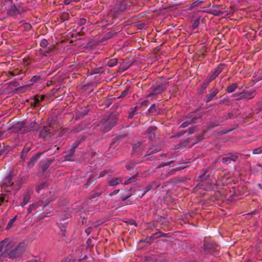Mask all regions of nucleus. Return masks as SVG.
<instances>
[{
	"label": "nucleus",
	"mask_w": 262,
	"mask_h": 262,
	"mask_svg": "<svg viewBox=\"0 0 262 262\" xmlns=\"http://www.w3.org/2000/svg\"><path fill=\"white\" fill-rule=\"evenodd\" d=\"M120 191H121V189H117V190H114L113 192H111L110 194H109V196H113V195H116L118 193H120Z\"/></svg>",
	"instance_id": "obj_53"
},
{
	"label": "nucleus",
	"mask_w": 262,
	"mask_h": 262,
	"mask_svg": "<svg viewBox=\"0 0 262 262\" xmlns=\"http://www.w3.org/2000/svg\"><path fill=\"white\" fill-rule=\"evenodd\" d=\"M209 83L208 81L205 79L203 84L199 88V93L201 94H203Z\"/></svg>",
	"instance_id": "obj_25"
},
{
	"label": "nucleus",
	"mask_w": 262,
	"mask_h": 262,
	"mask_svg": "<svg viewBox=\"0 0 262 262\" xmlns=\"http://www.w3.org/2000/svg\"><path fill=\"white\" fill-rule=\"evenodd\" d=\"M141 143L140 142H135L132 144V148L134 151H136V150L140 146Z\"/></svg>",
	"instance_id": "obj_42"
},
{
	"label": "nucleus",
	"mask_w": 262,
	"mask_h": 262,
	"mask_svg": "<svg viewBox=\"0 0 262 262\" xmlns=\"http://www.w3.org/2000/svg\"><path fill=\"white\" fill-rule=\"evenodd\" d=\"M133 190L134 191L135 189L133 188H130L128 190L121 189L118 196L119 200H121L122 201H124L126 204H130L131 202H129L127 199L133 194L132 192Z\"/></svg>",
	"instance_id": "obj_7"
},
{
	"label": "nucleus",
	"mask_w": 262,
	"mask_h": 262,
	"mask_svg": "<svg viewBox=\"0 0 262 262\" xmlns=\"http://www.w3.org/2000/svg\"><path fill=\"white\" fill-rule=\"evenodd\" d=\"M137 109V106H135L134 107L130 108V110L129 111V115L128 116V118L129 119H132L134 117Z\"/></svg>",
	"instance_id": "obj_36"
},
{
	"label": "nucleus",
	"mask_w": 262,
	"mask_h": 262,
	"mask_svg": "<svg viewBox=\"0 0 262 262\" xmlns=\"http://www.w3.org/2000/svg\"><path fill=\"white\" fill-rule=\"evenodd\" d=\"M222 162H223V163L227 165H231V162L230 161V158L229 157H224L222 158Z\"/></svg>",
	"instance_id": "obj_39"
},
{
	"label": "nucleus",
	"mask_w": 262,
	"mask_h": 262,
	"mask_svg": "<svg viewBox=\"0 0 262 262\" xmlns=\"http://www.w3.org/2000/svg\"><path fill=\"white\" fill-rule=\"evenodd\" d=\"M27 180V177L23 176L19 179L14 181V189L16 191L19 190L22 185L26 183Z\"/></svg>",
	"instance_id": "obj_14"
},
{
	"label": "nucleus",
	"mask_w": 262,
	"mask_h": 262,
	"mask_svg": "<svg viewBox=\"0 0 262 262\" xmlns=\"http://www.w3.org/2000/svg\"><path fill=\"white\" fill-rule=\"evenodd\" d=\"M8 196L6 194H0V203L1 204H4L8 202Z\"/></svg>",
	"instance_id": "obj_35"
},
{
	"label": "nucleus",
	"mask_w": 262,
	"mask_h": 262,
	"mask_svg": "<svg viewBox=\"0 0 262 262\" xmlns=\"http://www.w3.org/2000/svg\"><path fill=\"white\" fill-rule=\"evenodd\" d=\"M229 157L231 162H236L238 159V156L236 155L230 154V157Z\"/></svg>",
	"instance_id": "obj_45"
},
{
	"label": "nucleus",
	"mask_w": 262,
	"mask_h": 262,
	"mask_svg": "<svg viewBox=\"0 0 262 262\" xmlns=\"http://www.w3.org/2000/svg\"><path fill=\"white\" fill-rule=\"evenodd\" d=\"M26 249V246L24 243H20L17 246L13 245L12 247L5 252L4 257H8L11 259H17L22 255Z\"/></svg>",
	"instance_id": "obj_2"
},
{
	"label": "nucleus",
	"mask_w": 262,
	"mask_h": 262,
	"mask_svg": "<svg viewBox=\"0 0 262 262\" xmlns=\"http://www.w3.org/2000/svg\"><path fill=\"white\" fill-rule=\"evenodd\" d=\"M252 153L254 155L259 154L262 153V147H259L253 150Z\"/></svg>",
	"instance_id": "obj_46"
},
{
	"label": "nucleus",
	"mask_w": 262,
	"mask_h": 262,
	"mask_svg": "<svg viewBox=\"0 0 262 262\" xmlns=\"http://www.w3.org/2000/svg\"><path fill=\"white\" fill-rule=\"evenodd\" d=\"M54 47H48L47 48V49L45 51H44L46 54H49V53H50L51 52H53V51L54 50Z\"/></svg>",
	"instance_id": "obj_56"
},
{
	"label": "nucleus",
	"mask_w": 262,
	"mask_h": 262,
	"mask_svg": "<svg viewBox=\"0 0 262 262\" xmlns=\"http://www.w3.org/2000/svg\"><path fill=\"white\" fill-rule=\"evenodd\" d=\"M119 142L120 141L116 137L115 139H114L113 141L111 143L110 147L115 148V147H116V146L119 144Z\"/></svg>",
	"instance_id": "obj_41"
},
{
	"label": "nucleus",
	"mask_w": 262,
	"mask_h": 262,
	"mask_svg": "<svg viewBox=\"0 0 262 262\" xmlns=\"http://www.w3.org/2000/svg\"><path fill=\"white\" fill-rule=\"evenodd\" d=\"M130 3L126 0L118 1L115 5V12L118 13L125 11L130 7Z\"/></svg>",
	"instance_id": "obj_6"
},
{
	"label": "nucleus",
	"mask_w": 262,
	"mask_h": 262,
	"mask_svg": "<svg viewBox=\"0 0 262 262\" xmlns=\"http://www.w3.org/2000/svg\"><path fill=\"white\" fill-rule=\"evenodd\" d=\"M207 172V170H205L203 172L199 175V177L202 180H206L209 177L208 174H206Z\"/></svg>",
	"instance_id": "obj_40"
},
{
	"label": "nucleus",
	"mask_w": 262,
	"mask_h": 262,
	"mask_svg": "<svg viewBox=\"0 0 262 262\" xmlns=\"http://www.w3.org/2000/svg\"><path fill=\"white\" fill-rule=\"evenodd\" d=\"M255 95L254 91H249L248 92H242L238 94V97L237 98V100H242L246 99L247 100L253 98Z\"/></svg>",
	"instance_id": "obj_11"
},
{
	"label": "nucleus",
	"mask_w": 262,
	"mask_h": 262,
	"mask_svg": "<svg viewBox=\"0 0 262 262\" xmlns=\"http://www.w3.org/2000/svg\"><path fill=\"white\" fill-rule=\"evenodd\" d=\"M199 23H200V20L199 19H195L192 24L191 27H192V29L193 30L196 29L198 27Z\"/></svg>",
	"instance_id": "obj_43"
},
{
	"label": "nucleus",
	"mask_w": 262,
	"mask_h": 262,
	"mask_svg": "<svg viewBox=\"0 0 262 262\" xmlns=\"http://www.w3.org/2000/svg\"><path fill=\"white\" fill-rule=\"evenodd\" d=\"M224 68V64H219L217 67L214 69V71H213V73L216 76H218V75L222 72Z\"/></svg>",
	"instance_id": "obj_28"
},
{
	"label": "nucleus",
	"mask_w": 262,
	"mask_h": 262,
	"mask_svg": "<svg viewBox=\"0 0 262 262\" xmlns=\"http://www.w3.org/2000/svg\"><path fill=\"white\" fill-rule=\"evenodd\" d=\"M237 86L238 85L236 83H232L227 88L226 91L229 93H232L236 90Z\"/></svg>",
	"instance_id": "obj_33"
},
{
	"label": "nucleus",
	"mask_w": 262,
	"mask_h": 262,
	"mask_svg": "<svg viewBox=\"0 0 262 262\" xmlns=\"http://www.w3.org/2000/svg\"><path fill=\"white\" fill-rule=\"evenodd\" d=\"M217 251L216 245L212 241L205 240L204 243V251L206 254H213Z\"/></svg>",
	"instance_id": "obj_5"
},
{
	"label": "nucleus",
	"mask_w": 262,
	"mask_h": 262,
	"mask_svg": "<svg viewBox=\"0 0 262 262\" xmlns=\"http://www.w3.org/2000/svg\"><path fill=\"white\" fill-rule=\"evenodd\" d=\"M19 8V6L13 5L11 6V8L8 10V13L11 16L15 15L16 14H20V10Z\"/></svg>",
	"instance_id": "obj_19"
},
{
	"label": "nucleus",
	"mask_w": 262,
	"mask_h": 262,
	"mask_svg": "<svg viewBox=\"0 0 262 262\" xmlns=\"http://www.w3.org/2000/svg\"><path fill=\"white\" fill-rule=\"evenodd\" d=\"M61 262H75V261L73 257H68L63 259Z\"/></svg>",
	"instance_id": "obj_47"
},
{
	"label": "nucleus",
	"mask_w": 262,
	"mask_h": 262,
	"mask_svg": "<svg viewBox=\"0 0 262 262\" xmlns=\"http://www.w3.org/2000/svg\"><path fill=\"white\" fill-rule=\"evenodd\" d=\"M85 139V138L84 137H78L77 138L76 140L74 142V143L72 145L71 148L76 149L79 146V145L82 142H83Z\"/></svg>",
	"instance_id": "obj_24"
},
{
	"label": "nucleus",
	"mask_w": 262,
	"mask_h": 262,
	"mask_svg": "<svg viewBox=\"0 0 262 262\" xmlns=\"http://www.w3.org/2000/svg\"><path fill=\"white\" fill-rule=\"evenodd\" d=\"M219 91L216 88H212L209 94L208 95L206 102L207 103L211 101L213 97H215L216 94L218 93Z\"/></svg>",
	"instance_id": "obj_20"
},
{
	"label": "nucleus",
	"mask_w": 262,
	"mask_h": 262,
	"mask_svg": "<svg viewBox=\"0 0 262 262\" xmlns=\"http://www.w3.org/2000/svg\"><path fill=\"white\" fill-rule=\"evenodd\" d=\"M102 193V190L98 192H94L91 195V199H94L96 197L99 196Z\"/></svg>",
	"instance_id": "obj_50"
},
{
	"label": "nucleus",
	"mask_w": 262,
	"mask_h": 262,
	"mask_svg": "<svg viewBox=\"0 0 262 262\" xmlns=\"http://www.w3.org/2000/svg\"><path fill=\"white\" fill-rule=\"evenodd\" d=\"M39 130L37 131L39 132V137L42 138L44 140L50 139L53 135V133L50 131L49 127L47 126H39Z\"/></svg>",
	"instance_id": "obj_8"
},
{
	"label": "nucleus",
	"mask_w": 262,
	"mask_h": 262,
	"mask_svg": "<svg viewBox=\"0 0 262 262\" xmlns=\"http://www.w3.org/2000/svg\"><path fill=\"white\" fill-rule=\"evenodd\" d=\"M157 130V128L156 126H149L147 130V136L148 137L149 139H152L156 137V133Z\"/></svg>",
	"instance_id": "obj_17"
},
{
	"label": "nucleus",
	"mask_w": 262,
	"mask_h": 262,
	"mask_svg": "<svg viewBox=\"0 0 262 262\" xmlns=\"http://www.w3.org/2000/svg\"><path fill=\"white\" fill-rule=\"evenodd\" d=\"M39 45L42 48H46L48 45V42L46 39H43L40 41Z\"/></svg>",
	"instance_id": "obj_44"
},
{
	"label": "nucleus",
	"mask_w": 262,
	"mask_h": 262,
	"mask_svg": "<svg viewBox=\"0 0 262 262\" xmlns=\"http://www.w3.org/2000/svg\"><path fill=\"white\" fill-rule=\"evenodd\" d=\"M118 120V114L116 112H112L110 114L104 116L101 120L103 131L107 132L111 130L117 124Z\"/></svg>",
	"instance_id": "obj_1"
},
{
	"label": "nucleus",
	"mask_w": 262,
	"mask_h": 262,
	"mask_svg": "<svg viewBox=\"0 0 262 262\" xmlns=\"http://www.w3.org/2000/svg\"><path fill=\"white\" fill-rule=\"evenodd\" d=\"M156 106L155 104H152L150 107L149 108V112H154V111H156Z\"/></svg>",
	"instance_id": "obj_61"
},
{
	"label": "nucleus",
	"mask_w": 262,
	"mask_h": 262,
	"mask_svg": "<svg viewBox=\"0 0 262 262\" xmlns=\"http://www.w3.org/2000/svg\"><path fill=\"white\" fill-rule=\"evenodd\" d=\"M39 206H42L43 208L48 206L50 203V201L47 199L43 198L41 200L37 202Z\"/></svg>",
	"instance_id": "obj_30"
},
{
	"label": "nucleus",
	"mask_w": 262,
	"mask_h": 262,
	"mask_svg": "<svg viewBox=\"0 0 262 262\" xmlns=\"http://www.w3.org/2000/svg\"><path fill=\"white\" fill-rule=\"evenodd\" d=\"M45 98V96H36L34 97L33 102H31V104L33 105L34 107H36L38 105L39 103L42 101Z\"/></svg>",
	"instance_id": "obj_23"
},
{
	"label": "nucleus",
	"mask_w": 262,
	"mask_h": 262,
	"mask_svg": "<svg viewBox=\"0 0 262 262\" xmlns=\"http://www.w3.org/2000/svg\"><path fill=\"white\" fill-rule=\"evenodd\" d=\"M39 125L40 124L39 122H36L35 121L32 122L29 124H27L24 122H21L17 124V126L20 127V130H23L24 132H29L32 130L37 131L39 129Z\"/></svg>",
	"instance_id": "obj_4"
},
{
	"label": "nucleus",
	"mask_w": 262,
	"mask_h": 262,
	"mask_svg": "<svg viewBox=\"0 0 262 262\" xmlns=\"http://www.w3.org/2000/svg\"><path fill=\"white\" fill-rule=\"evenodd\" d=\"M86 19L84 18H81L79 19V21H78V24L80 25V26H82V25H84L85 23H86Z\"/></svg>",
	"instance_id": "obj_55"
},
{
	"label": "nucleus",
	"mask_w": 262,
	"mask_h": 262,
	"mask_svg": "<svg viewBox=\"0 0 262 262\" xmlns=\"http://www.w3.org/2000/svg\"><path fill=\"white\" fill-rule=\"evenodd\" d=\"M169 83L168 82H164L158 84L153 89L152 92L149 94V96L160 94L166 90V85Z\"/></svg>",
	"instance_id": "obj_10"
},
{
	"label": "nucleus",
	"mask_w": 262,
	"mask_h": 262,
	"mask_svg": "<svg viewBox=\"0 0 262 262\" xmlns=\"http://www.w3.org/2000/svg\"><path fill=\"white\" fill-rule=\"evenodd\" d=\"M85 231L88 235L90 234L92 232V227H90L86 229H85Z\"/></svg>",
	"instance_id": "obj_64"
},
{
	"label": "nucleus",
	"mask_w": 262,
	"mask_h": 262,
	"mask_svg": "<svg viewBox=\"0 0 262 262\" xmlns=\"http://www.w3.org/2000/svg\"><path fill=\"white\" fill-rule=\"evenodd\" d=\"M18 72L17 70H14L12 71L9 72V75L12 77L16 76L18 74Z\"/></svg>",
	"instance_id": "obj_54"
},
{
	"label": "nucleus",
	"mask_w": 262,
	"mask_h": 262,
	"mask_svg": "<svg viewBox=\"0 0 262 262\" xmlns=\"http://www.w3.org/2000/svg\"><path fill=\"white\" fill-rule=\"evenodd\" d=\"M31 196L29 192L25 193L23 195V200L20 204V206L24 207L30 200Z\"/></svg>",
	"instance_id": "obj_22"
},
{
	"label": "nucleus",
	"mask_w": 262,
	"mask_h": 262,
	"mask_svg": "<svg viewBox=\"0 0 262 262\" xmlns=\"http://www.w3.org/2000/svg\"><path fill=\"white\" fill-rule=\"evenodd\" d=\"M128 134L127 133H123L117 136L116 138L118 140L120 141H123L125 142L128 140Z\"/></svg>",
	"instance_id": "obj_27"
},
{
	"label": "nucleus",
	"mask_w": 262,
	"mask_h": 262,
	"mask_svg": "<svg viewBox=\"0 0 262 262\" xmlns=\"http://www.w3.org/2000/svg\"><path fill=\"white\" fill-rule=\"evenodd\" d=\"M216 77L217 76L213 73H212V75L209 77V78L206 79V80L210 83L212 80L215 79Z\"/></svg>",
	"instance_id": "obj_51"
},
{
	"label": "nucleus",
	"mask_w": 262,
	"mask_h": 262,
	"mask_svg": "<svg viewBox=\"0 0 262 262\" xmlns=\"http://www.w3.org/2000/svg\"><path fill=\"white\" fill-rule=\"evenodd\" d=\"M86 245L88 247H89L92 245V239L90 238H89L86 241Z\"/></svg>",
	"instance_id": "obj_62"
},
{
	"label": "nucleus",
	"mask_w": 262,
	"mask_h": 262,
	"mask_svg": "<svg viewBox=\"0 0 262 262\" xmlns=\"http://www.w3.org/2000/svg\"><path fill=\"white\" fill-rule=\"evenodd\" d=\"M158 222H160L161 224L167 225V222L165 221V219L162 216H160L158 218Z\"/></svg>",
	"instance_id": "obj_49"
},
{
	"label": "nucleus",
	"mask_w": 262,
	"mask_h": 262,
	"mask_svg": "<svg viewBox=\"0 0 262 262\" xmlns=\"http://www.w3.org/2000/svg\"><path fill=\"white\" fill-rule=\"evenodd\" d=\"M31 150V147L26 146H24L22 151L20 152V158L21 160L25 162L28 157V155Z\"/></svg>",
	"instance_id": "obj_16"
},
{
	"label": "nucleus",
	"mask_w": 262,
	"mask_h": 262,
	"mask_svg": "<svg viewBox=\"0 0 262 262\" xmlns=\"http://www.w3.org/2000/svg\"><path fill=\"white\" fill-rule=\"evenodd\" d=\"M118 63V60L116 58H112L108 59L106 62V65L108 67H113L115 66Z\"/></svg>",
	"instance_id": "obj_29"
},
{
	"label": "nucleus",
	"mask_w": 262,
	"mask_h": 262,
	"mask_svg": "<svg viewBox=\"0 0 262 262\" xmlns=\"http://www.w3.org/2000/svg\"><path fill=\"white\" fill-rule=\"evenodd\" d=\"M102 224V222L98 221L94 224V227L96 228L98 226H100Z\"/></svg>",
	"instance_id": "obj_63"
},
{
	"label": "nucleus",
	"mask_w": 262,
	"mask_h": 262,
	"mask_svg": "<svg viewBox=\"0 0 262 262\" xmlns=\"http://www.w3.org/2000/svg\"><path fill=\"white\" fill-rule=\"evenodd\" d=\"M122 182V178H113L108 181L107 184L110 186L115 187L117 185L121 184Z\"/></svg>",
	"instance_id": "obj_18"
},
{
	"label": "nucleus",
	"mask_w": 262,
	"mask_h": 262,
	"mask_svg": "<svg viewBox=\"0 0 262 262\" xmlns=\"http://www.w3.org/2000/svg\"><path fill=\"white\" fill-rule=\"evenodd\" d=\"M38 202L32 203V204H30L29 207L27 208V213L30 214L32 212L33 210H35L38 207H40L38 205Z\"/></svg>",
	"instance_id": "obj_26"
},
{
	"label": "nucleus",
	"mask_w": 262,
	"mask_h": 262,
	"mask_svg": "<svg viewBox=\"0 0 262 262\" xmlns=\"http://www.w3.org/2000/svg\"><path fill=\"white\" fill-rule=\"evenodd\" d=\"M139 177H140V176L137 173H136L135 175L127 178L123 184L124 185H128L130 183H135L138 180V178Z\"/></svg>",
	"instance_id": "obj_21"
},
{
	"label": "nucleus",
	"mask_w": 262,
	"mask_h": 262,
	"mask_svg": "<svg viewBox=\"0 0 262 262\" xmlns=\"http://www.w3.org/2000/svg\"><path fill=\"white\" fill-rule=\"evenodd\" d=\"M127 223H128V224H129V225H134L136 227L137 226V223L134 220H130L128 221V222Z\"/></svg>",
	"instance_id": "obj_57"
},
{
	"label": "nucleus",
	"mask_w": 262,
	"mask_h": 262,
	"mask_svg": "<svg viewBox=\"0 0 262 262\" xmlns=\"http://www.w3.org/2000/svg\"><path fill=\"white\" fill-rule=\"evenodd\" d=\"M2 189L5 192H10L14 189V171L11 170L9 172L3 182L0 184Z\"/></svg>",
	"instance_id": "obj_3"
},
{
	"label": "nucleus",
	"mask_w": 262,
	"mask_h": 262,
	"mask_svg": "<svg viewBox=\"0 0 262 262\" xmlns=\"http://www.w3.org/2000/svg\"><path fill=\"white\" fill-rule=\"evenodd\" d=\"M69 18V14L67 13L63 14L61 15V19L63 20L68 19Z\"/></svg>",
	"instance_id": "obj_59"
},
{
	"label": "nucleus",
	"mask_w": 262,
	"mask_h": 262,
	"mask_svg": "<svg viewBox=\"0 0 262 262\" xmlns=\"http://www.w3.org/2000/svg\"><path fill=\"white\" fill-rule=\"evenodd\" d=\"M42 154V152H38L33 155L30 159L28 161L27 168L29 169L32 168L34 166L35 163L40 158Z\"/></svg>",
	"instance_id": "obj_12"
},
{
	"label": "nucleus",
	"mask_w": 262,
	"mask_h": 262,
	"mask_svg": "<svg viewBox=\"0 0 262 262\" xmlns=\"http://www.w3.org/2000/svg\"><path fill=\"white\" fill-rule=\"evenodd\" d=\"M145 26V24L144 23H140L138 24V28L139 29H142Z\"/></svg>",
	"instance_id": "obj_60"
},
{
	"label": "nucleus",
	"mask_w": 262,
	"mask_h": 262,
	"mask_svg": "<svg viewBox=\"0 0 262 262\" xmlns=\"http://www.w3.org/2000/svg\"><path fill=\"white\" fill-rule=\"evenodd\" d=\"M125 167H126V169H135V165L134 164H127L126 165Z\"/></svg>",
	"instance_id": "obj_58"
},
{
	"label": "nucleus",
	"mask_w": 262,
	"mask_h": 262,
	"mask_svg": "<svg viewBox=\"0 0 262 262\" xmlns=\"http://www.w3.org/2000/svg\"><path fill=\"white\" fill-rule=\"evenodd\" d=\"M13 245V243L11 242V239L10 238H7L4 240L0 242V251L2 252L1 255L2 256L6 255L5 252L8 249L12 247Z\"/></svg>",
	"instance_id": "obj_9"
},
{
	"label": "nucleus",
	"mask_w": 262,
	"mask_h": 262,
	"mask_svg": "<svg viewBox=\"0 0 262 262\" xmlns=\"http://www.w3.org/2000/svg\"><path fill=\"white\" fill-rule=\"evenodd\" d=\"M159 186V185L157 184L155 182H152L149 183L146 187L142 189L143 193L140 195V194H138V196L140 198H142L145 193L147 192L156 189Z\"/></svg>",
	"instance_id": "obj_13"
},
{
	"label": "nucleus",
	"mask_w": 262,
	"mask_h": 262,
	"mask_svg": "<svg viewBox=\"0 0 262 262\" xmlns=\"http://www.w3.org/2000/svg\"><path fill=\"white\" fill-rule=\"evenodd\" d=\"M16 218H17V215H15V216H14L13 218H12L10 220V221L8 222V223L6 226V230H8L12 227L14 222L16 220Z\"/></svg>",
	"instance_id": "obj_34"
},
{
	"label": "nucleus",
	"mask_w": 262,
	"mask_h": 262,
	"mask_svg": "<svg viewBox=\"0 0 262 262\" xmlns=\"http://www.w3.org/2000/svg\"><path fill=\"white\" fill-rule=\"evenodd\" d=\"M53 160L52 159H48L45 163L42 165L41 168L43 172L47 170L50 165L52 163Z\"/></svg>",
	"instance_id": "obj_31"
},
{
	"label": "nucleus",
	"mask_w": 262,
	"mask_h": 262,
	"mask_svg": "<svg viewBox=\"0 0 262 262\" xmlns=\"http://www.w3.org/2000/svg\"><path fill=\"white\" fill-rule=\"evenodd\" d=\"M75 150L71 147L70 149L68 151V154L66 155V158L72 157L74 155Z\"/></svg>",
	"instance_id": "obj_48"
},
{
	"label": "nucleus",
	"mask_w": 262,
	"mask_h": 262,
	"mask_svg": "<svg viewBox=\"0 0 262 262\" xmlns=\"http://www.w3.org/2000/svg\"><path fill=\"white\" fill-rule=\"evenodd\" d=\"M130 89V86H126L124 90H123L121 94L119 96H118V98L125 97L128 93L129 90Z\"/></svg>",
	"instance_id": "obj_38"
},
{
	"label": "nucleus",
	"mask_w": 262,
	"mask_h": 262,
	"mask_svg": "<svg viewBox=\"0 0 262 262\" xmlns=\"http://www.w3.org/2000/svg\"><path fill=\"white\" fill-rule=\"evenodd\" d=\"M40 79V77L39 76H34L30 80V81L32 83L36 82Z\"/></svg>",
	"instance_id": "obj_52"
},
{
	"label": "nucleus",
	"mask_w": 262,
	"mask_h": 262,
	"mask_svg": "<svg viewBox=\"0 0 262 262\" xmlns=\"http://www.w3.org/2000/svg\"><path fill=\"white\" fill-rule=\"evenodd\" d=\"M47 186V183L46 182L40 183L36 186V191L39 193L40 191Z\"/></svg>",
	"instance_id": "obj_32"
},
{
	"label": "nucleus",
	"mask_w": 262,
	"mask_h": 262,
	"mask_svg": "<svg viewBox=\"0 0 262 262\" xmlns=\"http://www.w3.org/2000/svg\"><path fill=\"white\" fill-rule=\"evenodd\" d=\"M161 146H158L156 147H155L154 146H153L152 147H151L149 149V150L148 151L149 155L156 153V152L159 151L160 150H161Z\"/></svg>",
	"instance_id": "obj_37"
},
{
	"label": "nucleus",
	"mask_w": 262,
	"mask_h": 262,
	"mask_svg": "<svg viewBox=\"0 0 262 262\" xmlns=\"http://www.w3.org/2000/svg\"><path fill=\"white\" fill-rule=\"evenodd\" d=\"M202 117L201 115H199L197 116L193 117L192 115H191L190 117L188 118V120L185 122H183L180 127L182 128H185L187 127L190 123H194L195 122V120L199 118Z\"/></svg>",
	"instance_id": "obj_15"
}]
</instances>
